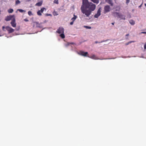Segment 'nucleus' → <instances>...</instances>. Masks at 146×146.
<instances>
[{
  "mask_svg": "<svg viewBox=\"0 0 146 146\" xmlns=\"http://www.w3.org/2000/svg\"><path fill=\"white\" fill-rule=\"evenodd\" d=\"M85 8L88 9L91 11H94L96 9V5L92 2H89L88 0H82V5Z\"/></svg>",
  "mask_w": 146,
  "mask_h": 146,
  "instance_id": "1",
  "label": "nucleus"
},
{
  "mask_svg": "<svg viewBox=\"0 0 146 146\" xmlns=\"http://www.w3.org/2000/svg\"><path fill=\"white\" fill-rule=\"evenodd\" d=\"M85 7L82 5L81 7V10L82 13L84 14L87 17H88L90 15L91 11L89 10H86L85 9Z\"/></svg>",
  "mask_w": 146,
  "mask_h": 146,
  "instance_id": "2",
  "label": "nucleus"
},
{
  "mask_svg": "<svg viewBox=\"0 0 146 146\" xmlns=\"http://www.w3.org/2000/svg\"><path fill=\"white\" fill-rule=\"evenodd\" d=\"M104 9V12L105 13L110 11L111 9L110 6L108 5L105 6Z\"/></svg>",
  "mask_w": 146,
  "mask_h": 146,
  "instance_id": "3",
  "label": "nucleus"
},
{
  "mask_svg": "<svg viewBox=\"0 0 146 146\" xmlns=\"http://www.w3.org/2000/svg\"><path fill=\"white\" fill-rule=\"evenodd\" d=\"M101 8H99L98 10L97 13L94 16L95 18H98L101 15Z\"/></svg>",
  "mask_w": 146,
  "mask_h": 146,
  "instance_id": "4",
  "label": "nucleus"
},
{
  "mask_svg": "<svg viewBox=\"0 0 146 146\" xmlns=\"http://www.w3.org/2000/svg\"><path fill=\"white\" fill-rule=\"evenodd\" d=\"M64 29L62 27H60L56 31V33L58 34H60L64 33Z\"/></svg>",
  "mask_w": 146,
  "mask_h": 146,
  "instance_id": "5",
  "label": "nucleus"
},
{
  "mask_svg": "<svg viewBox=\"0 0 146 146\" xmlns=\"http://www.w3.org/2000/svg\"><path fill=\"white\" fill-rule=\"evenodd\" d=\"M11 26L13 27H15L16 26V23L15 22V18H13L11 22Z\"/></svg>",
  "mask_w": 146,
  "mask_h": 146,
  "instance_id": "6",
  "label": "nucleus"
},
{
  "mask_svg": "<svg viewBox=\"0 0 146 146\" xmlns=\"http://www.w3.org/2000/svg\"><path fill=\"white\" fill-rule=\"evenodd\" d=\"M6 29L9 33H13L14 31V29L9 26L6 27Z\"/></svg>",
  "mask_w": 146,
  "mask_h": 146,
  "instance_id": "7",
  "label": "nucleus"
},
{
  "mask_svg": "<svg viewBox=\"0 0 146 146\" xmlns=\"http://www.w3.org/2000/svg\"><path fill=\"white\" fill-rule=\"evenodd\" d=\"M78 54L80 55L86 56L88 54V52H84L83 51H81L78 52Z\"/></svg>",
  "mask_w": 146,
  "mask_h": 146,
  "instance_id": "8",
  "label": "nucleus"
},
{
  "mask_svg": "<svg viewBox=\"0 0 146 146\" xmlns=\"http://www.w3.org/2000/svg\"><path fill=\"white\" fill-rule=\"evenodd\" d=\"M46 9L45 8H41L40 10H39L37 12V14L39 16H41L42 15L41 13H43V11L44 10H46Z\"/></svg>",
  "mask_w": 146,
  "mask_h": 146,
  "instance_id": "9",
  "label": "nucleus"
},
{
  "mask_svg": "<svg viewBox=\"0 0 146 146\" xmlns=\"http://www.w3.org/2000/svg\"><path fill=\"white\" fill-rule=\"evenodd\" d=\"M14 17V15L8 16L5 17V20L6 21H9L11 20L12 18Z\"/></svg>",
  "mask_w": 146,
  "mask_h": 146,
  "instance_id": "10",
  "label": "nucleus"
},
{
  "mask_svg": "<svg viewBox=\"0 0 146 146\" xmlns=\"http://www.w3.org/2000/svg\"><path fill=\"white\" fill-rule=\"evenodd\" d=\"M106 1L111 6L113 5V3L111 0H106Z\"/></svg>",
  "mask_w": 146,
  "mask_h": 146,
  "instance_id": "11",
  "label": "nucleus"
},
{
  "mask_svg": "<svg viewBox=\"0 0 146 146\" xmlns=\"http://www.w3.org/2000/svg\"><path fill=\"white\" fill-rule=\"evenodd\" d=\"M118 17L120 18L121 19H123L124 20L125 19V16L119 13V14L118 16Z\"/></svg>",
  "mask_w": 146,
  "mask_h": 146,
  "instance_id": "12",
  "label": "nucleus"
},
{
  "mask_svg": "<svg viewBox=\"0 0 146 146\" xmlns=\"http://www.w3.org/2000/svg\"><path fill=\"white\" fill-rule=\"evenodd\" d=\"M119 14V13H118L116 12H114L113 13V15L115 17H118Z\"/></svg>",
  "mask_w": 146,
  "mask_h": 146,
  "instance_id": "13",
  "label": "nucleus"
},
{
  "mask_svg": "<svg viewBox=\"0 0 146 146\" xmlns=\"http://www.w3.org/2000/svg\"><path fill=\"white\" fill-rule=\"evenodd\" d=\"M91 1L95 3H96L97 4H98L99 3V0H90Z\"/></svg>",
  "mask_w": 146,
  "mask_h": 146,
  "instance_id": "14",
  "label": "nucleus"
},
{
  "mask_svg": "<svg viewBox=\"0 0 146 146\" xmlns=\"http://www.w3.org/2000/svg\"><path fill=\"white\" fill-rule=\"evenodd\" d=\"M35 23L37 27H38L41 28H42V27L41 26V25L40 24L37 22H36Z\"/></svg>",
  "mask_w": 146,
  "mask_h": 146,
  "instance_id": "15",
  "label": "nucleus"
},
{
  "mask_svg": "<svg viewBox=\"0 0 146 146\" xmlns=\"http://www.w3.org/2000/svg\"><path fill=\"white\" fill-rule=\"evenodd\" d=\"M77 18V16L75 15H74V17H73L72 19L71 20H72L73 21H74Z\"/></svg>",
  "mask_w": 146,
  "mask_h": 146,
  "instance_id": "16",
  "label": "nucleus"
},
{
  "mask_svg": "<svg viewBox=\"0 0 146 146\" xmlns=\"http://www.w3.org/2000/svg\"><path fill=\"white\" fill-rule=\"evenodd\" d=\"M129 23L131 24L132 25H134L135 23V22L133 20H130L129 21Z\"/></svg>",
  "mask_w": 146,
  "mask_h": 146,
  "instance_id": "17",
  "label": "nucleus"
},
{
  "mask_svg": "<svg viewBox=\"0 0 146 146\" xmlns=\"http://www.w3.org/2000/svg\"><path fill=\"white\" fill-rule=\"evenodd\" d=\"M8 12L9 13H12L13 12V10L12 9H9L8 10Z\"/></svg>",
  "mask_w": 146,
  "mask_h": 146,
  "instance_id": "18",
  "label": "nucleus"
},
{
  "mask_svg": "<svg viewBox=\"0 0 146 146\" xmlns=\"http://www.w3.org/2000/svg\"><path fill=\"white\" fill-rule=\"evenodd\" d=\"M60 36L62 38H64L65 36L64 34V33H62L60 35Z\"/></svg>",
  "mask_w": 146,
  "mask_h": 146,
  "instance_id": "19",
  "label": "nucleus"
},
{
  "mask_svg": "<svg viewBox=\"0 0 146 146\" xmlns=\"http://www.w3.org/2000/svg\"><path fill=\"white\" fill-rule=\"evenodd\" d=\"M42 4V2H39L37 3H36V6H41Z\"/></svg>",
  "mask_w": 146,
  "mask_h": 146,
  "instance_id": "20",
  "label": "nucleus"
},
{
  "mask_svg": "<svg viewBox=\"0 0 146 146\" xmlns=\"http://www.w3.org/2000/svg\"><path fill=\"white\" fill-rule=\"evenodd\" d=\"M20 3V1L19 0H17L15 2V5H17Z\"/></svg>",
  "mask_w": 146,
  "mask_h": 146,
  "instance_id": "21",
  "label": "nucleus"
},
{
  "mask_svg": "<svg viewBox=\"0 0 146 146\" xmlns=\"http://www.w3.org/2000/svg\"><path fill=\"white\" fill-rule=\"evenodd\" d=\"M58 0H54V3H56V4H58Z\"/></svg>",
  "mask_w": 146,
  "mask_h": 146,
  "instance_id": "22",
  "label": "nucleus"
},
{
  "mask_svg": "<svg viewBox=\"0 0 146 146\" xmlns=\"http://www.w3.org/2000/svg\"><path fill=\"white\" fill-rule=\"evenodd\" d=\"M28 14L30 16L33 15L32 12L30 11H29L28 12Z\"/></svg>",
  "mask_w": 146,
  "mask_h": 146,
  "instance_id": "23",
  "label": "nucleus"
},
{
  "mask_svg": "<svg viewBox=\"0 0 146 146\" xmlns=\"http://www.w3.org/2000/svg\"><path fill=\"white\" fill-rule=\"evenodd\" d=\"M134 42V41H130L126 43L125 44V45H128L130 43H131L132 42Z\"/></svg>",
  "mask_w": 146,
  "mask_h": 146,
  "instance_id": "24",
  "label": "nucleus"
},
{
  "mask_svg": "<svg viewBox=\"0 0 146 146\" xmlns=\"http://www.w3.org/2000/svg\"><path fill=\"white\" fill-rule=\"evenodd\" d=\"M70 45V43L69 42H67V43L66 44H65V46L66 47L68 46L69 45Z\"/></svg>",
  "mask_w": 146,
  "mask_h": 146,
  "instance_id": "25",
  "label": "nucleus"
},
{
  "mask_svg": "<svg viewBox=\"0 0 146 146\" xmlns=\"http://www.w3.org/2000/svg\"><path fill=\"white\" fill-rule=\"evenodd\" d=\"M18 11L20 12H21V13L23 12L24 11V10H23L22 9H19L18 10Z\"/></svg>",
  "mask_w": 146,
  "mask_h": 146,
  "instance_id": "26",
  "label": "nucleus"
},
{
  "mask_svg": "<svg viewBox=\"0 0 146 146\" xmlns=\"http://www.w3.org/2000/svg\"><path fill=\"white\" fill-rule=\"evenodd\" d=\"M45 15L46 16H52V15L51 14H48V13L46 14Z\"/></svg>",
  "mask_w": 146,
  "mask_h": 146,
  "instance_id": "27",
  "label": "nucleus"
},
{
  "mask_svg": "<svg viewBox=\"0 0 146 146\" xmlns=\"http://www.w3.org/2000/svg\"><path fill=\"white\" fill-rule=\"evenodd\" d=\"M85 27H86L87 29H90L91 28V27H89V26H85Z\"/></svg>",
  "mask_w": 146,
  "mask_h": 146,
  "instance_id": "28",
  "label": "nucleus"
},
{
  "mask_svg": "<svg viewBox=\"0 0 146 146\" xmlns=\"http://www.w3.org/2000/svg\"><path fill=\"white\" fill-rule=\"evenodd\" d=\"M74 21H72V22H71L70 23V24L71 25H73V23H74Z\"/></svg>",
  "mask_w": 146,
  "mask_h": 146,
  "instance_id": "29",
  "label": "nucleus"
},
{
  "mask_svg": "<svg viewBox=\"0 0 146 146\" xmlns=\"http://www.w3.org/2000/svg\"><path fill=\"white\" fill-rule=\"evenodd\" d=\"M24 20L26 22H27L29 21V20L28 19H24Z\"/></svg>",
  "mask_w": 146,
  "mask_h": 146,
  "instance_id": "30",
  "label": "nucleus"
},
{
  "mask_svg": "<svg viewBox=\"0 0 146 146\" xmlns=\"http://www.w3.org/2000/svg\"><path fill=\"white\" fill-rule=\"evenodd\" d=\"M104 42V41H102L101 42ZM100 43V42H98V41H96V42H95V43Z\"/></svg>",
  "mask_w": 146,
  "mask_h": 146,
  "instance_id": "31",
  "label": "nucleus"
},
{
  "mask_svg": "<svg viewBox=\"0 0 146 146\" xmlns=\"http://www.w3.org/2000/svg\"><path fill=\"white\" fill-rule=\"evenodd\" d=\"M129 2V0H126V3H128Z\"/></svg>",
  "mask_w": 146,
  "mask_h": 146,
  "instance_id": "32",
  "label": "nucleus"
},
{
  "mask_svg": "<svg viewBox=\"0 0 146 146\" xmlns=\"http://www.w3.org/2000/svg\"><path fill=\"white\" fill-rule=\"evenodd\" d=\"M95 55H93L92 57V58L95 59Z\"/></svg>",
  "mask_w": 146,
  "mask_h": 146,
  "instance_id": "33",
  "label": "nucleus"
},
{
  "mask_svg": "<svg viewBox=\"0 0 146 146\" xmlns=\"http://www.w3.org/2000/svg\"><path fill=\"white\" fill-rule=\"evenodd\" d=\"M144 48L145 49H146V44L144 45Z\"/></svg>",
  "mask_w": 146,
  "mask_h": 146,
  "instance_id": "34",
  "label": "nucleus"
},
{
  "mask_svg": "<svg viewBox=\"0 0 146 146\" xmlns=\"http://www.w3.org/2000/svg\"><path fill=\"white\" fill-rule=\"evenodd\" d=\"M70 43V44H74V43L73 42H69Z\"/></svg>",
  "mask_w": 146,
  "mask_h": 146,
  "instance_id": "35",
  "label": "nucleus"
},
{
  "mask_svg": "<svg viewBox=\"0 0 146 146\" xmlns=\"http://www.w3.org/2000/svg\"><path fill=\"white\" fill-rule=\"evenodd\" d=\"M129 34H127V35H126V36H129Z\"/></svg>",
  "mask_w": 146,
  "mask_h": 146,
  "instance_id": "36",
  "label": "nucleus"
},
{
  "mask_svg": "<svg viewBox=\"0 0 146 146\" xmlns=\"http://www.w3.org/2000/svg\"><path fill=\"white\" fill-rule=\"evenodd\" d=\"M114 23H111V24L112 25H114Z\"/></svg>",
  "mask_w": 146,
  "mask_h": 146,
  "instance_id": "37",
  "label": "nucleus"
},
{
  "mask_svg": "<svg viewBox=\"0 0 146 146\" xmlns=\"http://www.w3.org/2000/svg\"><path fill=\"white\" fill-rule=\"evenodd\" d=\"M3 29L5 28V27L4 26H3L2 27Z\"/></svg>",
  "mask_w": 146,
  "mask_h": 146,
  "instance_id": "38",
  "label": "nucleus"
},
{
  "mask_svg": "<svg viewBox=\"0 0 146 146\" xmlns=\"http://www.w3.org/2000/svg\"><path fill=\"white\" fill-rule=\"evenodd\" d=\"M141 5L140 6H139V7H141Z\"/></svg>",
  "mask_w": 146,
  "mask_h": 146,
  "instance_id": "39",
  "label": "nucleus"
},
{
  "mask_svg": "<svg viewBox=\"0 0 146 146\" xmlns=\"http://www.w3.org/2000/svg\"><path fill=\"white\" fill-rule=\"evenodd\" d=\"M145 6H146V3L145 4Z\"/></svg>",
  "mask_w": 146,
  "mask_h": 146,
  "instance_id": "40",
  "label": "nucleus"
},
{
  "mask_svg": "<svg viewBox=\"0 0 146 146\" xmlns=\"http://www.w3.org/2000/svg\"><path fill=\"white\" fill-rule=\"evenodd\" d=\"M1 14V11L0 10V14Z\"/></svg>",
  "mask_w": 146,
  "mask_h": 146,
  "instance_id": "41",
  "label": "nucleus"
},
{
  "mask_svg": "<svg viewBox=\"0 0 146 146\" xmlns=\"http://www.w3.org/2000/svg\"><path fill=\"white\" fill-rule=\"evenodd\" d=\"M58 15V14H56V15Z\"/></svg>",
  "mask_w": 146,
  "mask_h": 146,
  "instance_id": "42",
  "label": "nucleus"
}]
</instances>
